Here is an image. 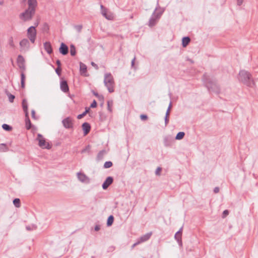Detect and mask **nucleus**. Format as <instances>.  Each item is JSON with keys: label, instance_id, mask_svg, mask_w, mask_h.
Returning a JSON list of instances; mask_svg holds the SVG:
<instances>
[{"label": "nucleus", "instance_id": "58", "mask_svg": "<svg viewBox=\"0 0 258 258\" xmlns=\"http://www.w3.org/2000/svg\"><path fill=\"white\" fill-rule=\"evenodd\" d=\"M97 98H98V99H99V100H102V101H103V100H104V97H103V95H99V97H98Z\"/></svg>", "mask_w": 258, "mask_h": 258}, {"label": "nucleus", "instance_id": "53", "mask_svg": "<svg viewBox=\"0 0 258 258\" xmlns=\"http://www.w3.org/2000/svg\"><path fill=\"white\" fill-rule=\"evenodd\" d=\"M100 229V226L99 225H96L94 227V230L96 231H98Z\"/></svg>", "mask_w": 258, "mask_h": 258}, {"label": "nucleus", "instance_id": "7", "mask_svg": "<svg viewBox=\"0 0 258 258\" xmlns=\"http://www.w3.org/2000/svg\"><path fill=\"white\" fill-rule=\"evenodd\" d=\"M63 126L67 129L73 128V119L71 117H67L62 120Z\"/></svg>", "mask_w": 258, "mask_h": 258}, {"label": "nucleus", "instance_id": "56", "mask_svg": "<svg viewBox=\"0 0 258 258\" xmlns=\"http://www.w3.org/2000/svg\"><path fill=\"white\" fill-rule=\"evenodd\" d=\"M219 191V188L218 187H215L214 189V192L215 193H218Z\"/></svg>", "mask_w": 258, "mask_h": 258}, {"label": "nucleus", "instance_id": "40", "mask_svg": "<svg viewBox=\"0 0 258 258\" xmlns=\"http://www.w3.org/2000/svg\"><path fill=\"white\" fill-rule=\"evenodd\" d=\"M49 30V26L47 23H44L43 25V30L44 31H47Z\"/></svg>", "mask_w": 258, "mask_h": 258}, {"label": "nucleus", "instance_id": "30", "mask_svg": "<svg viewBox=\"0 0 258 258\" xmlns=\"http://www.w3.org/2000/svg\"><path fill=\"white\" fill-rule=\"evenodd\" d=\"M80 72L82 74H84L87 72V66L82 62L80 64Z\"/></svg>", "mask_w": 258, "mask_h": 258}, {"label": "nucleus", "instance_id": "23", "mask_svg": "<svg viewBox=\"0 0 258 258\" xmlns=\"http://www.w3.org/2000/svg\"><path fill=\"white\" fill-rule=\"evenodd\" d=\"M174 238L176 240L179 245L180 246H182V235L177 232L174 235Z\"/></svg>", "mask_w": 258, "mask_h": 258}, {"label": "nucleus", "instance_id": "43", "mask_svg": "<svg viewBox=\"0 0 258 258\" xmlns=\"http://www.w3.org/2000/svg\"><path fill=\"white\" fill-rule=\"evenodd\" d=\"M55 72L58 76H60L61 72V68L57 67L55 69Z\"/></svg>", "mask_w": 258, "mask_h": 258}, {"label": "nucleus", "instance_id": "31", "mask_svg": "<svg viewBox=\"0 0 258 258\" xmlns=\"http://www.w3.org/2000/svg\"><path fill=\"white\" fill-rule=\"evenodd\" d=\"M70 53L72 56H75L76 54V47L74 44L70 45Z\"/></svg>", "mask_w": 258, "mask_h": 258}, {"label": "nucleus", "instance_id": "9", "mask_svg": "<svg viewBox=\"0 0 258 258\" xmlns=\"http://www.w3.org/2000/svg\"><path fill=\"white\" fill-rule=\"evenodd\" d=\"M113 182V178L112 176H108L102 185V188L104 190L107 189Z\"/></svg>", "mask_w": 258, "mask_h": 258}, {"label": "nucleus", "instance_id": "50", "mask_svg": "<svg viewBox=\"0 0 258 258\" xmlns=\"http://www.w3.org/2000/svg\"><path fill=\"white\" fill-rule=\"evenodd\" d=\"M34 228L35 229H36V227L35 226H27L26 228L27 230L28 231H30V230H32L33 229V228Z\"/></svg>", "mask_w": 258, "mask_h": 258}, {"label": "nucleus", "instance_id": "38", "mask_svg": "<svg viewBox=\"0 0 258 258\" xmlns=\"http://www.w3.org/2000/svg\"><path fill=\"white\" fill-rule=\"evenodd\" d=\"M74 27L78 32H80L82 29L83 26L81 25H75Z\"/></svg>", "mask_w": 258, "mask_h": 258}, {"label": "nucleus", "instance_id": "37", "mask_svg": "<svg viewBox=\"0 0 258 258\" xmlns=\"http://www.w3.org/2000/svg\"><path fill=\"white\" fill-rule=\"evenodd\" d=\"M112 104H113V101L112 100L107 101V108H108V110L110 112H111V111H112L111 106L112 105Z\"/></svg>", "mask_w": 258, "mask_h": 258}, {"label": "nucleus", "instance_id": "33", "mask_svg": "<svg viewBox=\"0 0 258 258\" xmlns=\"http://www.w3.org/2000/svg\"><path fill=\"white\" fill-rule=\"evenodd\" d=\"M8 150L9 149L5 144L2 143L0 144V152H7Z\"/></svg>", "mask_w": 258, "mask_h": 258}, {"label": "nucleus", "instance_id": "36", "mask_svg": "<svg viewBox=\"0 0 258 258\" xmlns=\"http://www.w3.org/2000/svg\"><path fill=\"white\" fill-rule=\"evenodd\" d=\"M113 165L112 162L111 161H106L104 163L103 167L104 168H109L112 167Z\"/></svg>", "mask_w": 258, "mask_h": 258}, {"label": "nucleus", "instance_id": "46", "mask_svg": "<svg viewBox=\"0 0 258 258\" xmlns=\"http://www.w3.org/2000/svg\"><path fill=\"white\" fill-rule=\"evenodd\" d=\"M86 114L83 112L82 114H79L77 116V118L80 119L84 117Z\"/></svg>", "mask_w": 258, "mask_h": 258}, {"label": "nucleus", "instance_id": "62", "mask_svg": "<svg viewBox=\"0 0 258 258\" xmlns=\"http://www.w3.org/2000/svg\"><path fill=\"white\" fill-rule=\"evenodd\" d=\"M93 94H94L95 96H96L97 97H99V94H98V93H97V92H95V91H93Z\"/></svg>", "mask_w": 258, "mask_h": 258}, {"label": "nucleus", "instance_id": "60", "mask_svg": "<svg viewBox=\"0 0 258 258\" xmlns=\"http://www.w3.org/2000/svg\"><path fill=\"white\" fill-rule=\"evenodd\" d=\"M182 229H183V227H181L179 230L177 231V232H178L179 233H180L181 235H182Z\"/></svg>", "mask_w": 258, "mask_h": 258}, {"label": "nucleus", "instance_id": "16", "mask_svg": "<svg viewBox=\"0 0 258 258\" xmlns=\"http://www.w3.org/2000/svg\"><path fill=\"white\" fill-rule=\"evenodd\" d=\"M78 177L79 179L82 182L86 183H89L90 182L89 178L84 173H78Z\"/></svg>", "mask_w": 258, "mask_h": 258}, {"label": "nucleus", "instance_id": "5", "mask_svg": "<svg viewBox=\"0 0 258 258\" xmlns=\"http://www.w3.org/2000/svg\"><path fill=\"white\" fill-rule=\"evenodd\" d=\"M37 140L38 141L39 146L41 148L47 149H50L51 148L52 146L49 143L46 142L45 139L40 134H38Z\"/></svg>", "mask_w": 258, "mask_h": 258}, {"label": "nucleus", "instance_id": "41", "mask_svg": "<svg viewBox=\"0 0 258 258\" xmlns=\"http://www.w3.org/2000/svg\"><path fill=\"white\" fill-rule=\"evenodd\" d=\"M97 103L95 100H94L90 105L91 108H95L97 107Z\"/></svg>", "mask_w": 258, "mask_h": 258}, {"label": "nucleus", "instance_id": "26", "mask_svg": "<svg viewBox=\"0 0 258 258\" xmlns=\"http://www.w3.org/2000/svg\"><path fill=\"white\" fill-rule=\"evenodd\" d=\"M190 41V38L188 37H183L182 39V45L183 47H185L189 43Z\"/></svg>", "mask_w": 258, "mask_h": 258}, {"label": "nucleus", "instance_id": "54", "mask_svg": "<svg viewBox=\"0 0 258 258\" xmlns=\"http://www.w3.org/2000/svg\"><path fill=\"white\" fill-rule=\"evenodd\" d=\"M243 2V0H237V5L239 6H241Z\"/></svg>", "mask_w": 258, "mask_h": 258}, {"label": "nucleus", "instance_id": "3", "mask_svg": "<svg viewBox=\"0 0 258 258\" xmlns=\"http://www.w3.org/2000/svg\"><path fill=\"white\" fill-rule=\"evenodd\" d=\"M104 84L109 93L114 91V81L113 77L110 73H107L104 75Z\"/></svg>", "mask_w": 258, "mask_h": 258}, {"label": "nucleus", "instance_id": "18", "mask_svg": "<svg viewBox=\"0 0 258 258\" xmlns=\"http://www.w3.org/2000/svg\"><path fill=\"white\" fill-rule=\"evenodd\" d=\"M28 9L35 10L37 6V0H28Z\"/></svg>", "mask_w": 258, "mask_h": 258}, {"label": "nucleus", "instance_id": "52", "mask_svg": "<svg viewBox=\"0 0 258 258\" xmlns=\"http://www.w3.org/2000/svg\"><path fill=\"white\" fill-rule=\"evenodd\" d=\"M56 64L57 65V67L58 68H61V61L59 59H57L56 61Z\"/></svg>", "mask_w": 258, "mask_h": 258}, {"label": "nucleus", "instance_id": "13", "mask_svg": "<svg viewBox=\"0 0 258 258\" xmlns=\"http://www.w3.org/2000/svg\"><path fill=\"white\" fill-rule=\"evenodd\" d=\"M59 52L63 55H67L69 53L68 46L65 43H61L59 48Z\"/></svg>", "mask_w": 258, "mask_h": 258}, {"label": "nucleus", "instance_id": "24", "mask_svg": "<svg viewBox=\"0 0 258 258\" xmlns=\"http://www.w3.org/2000/svg\"><path fill=\"white\" fill-rule=\"evenodd\" d=\"M106 154V151L105 150H102L98 153L97 157H96V160L97 161H100L102 160L104 158V155Z\"/></svg>", "mask_w": 258, "mask_h": 258}, {"label": "nucleus", "instance_id": "25", "mask_svg": "<svg viewBox=\"0 0 258 258\" xmlns=\"http://www.w3.org/2000/svg\"><path fill=\"white\" fill-rule=\"evenodd\" d=\"M25 124L27 130H30L32 127V123L29 117V114L25 116Z\"/></svg>", "mask_w": 258, "mask_h": 258}, {"label": "nucleus", "instance_id": "57", "mask_svg": "<svg viewBox=\"0 0 258 258\" xmlns=\"http://www.w3.org/2000/svg\"><path fill=\"white\" fill-rule=\"evenodd\" d=\"M90 110V108H88V107H86L85 108V111L84 112L86 114H87V113H88Z\"/></svg>", "mask_w": 258, "mask_h": 258}, {"label": "nucleus", "instance_id": "15", "mask_svg": "<svg viewBox=\"0 0 258 258\" xmlns=\"http://www.w3.org/2000/svg\"><path fill=\"white\" fill-rule=\"evenodd\" d=\"M82 127L83 131L84 136H86L90 132V124L88 122H85L82 124Z\"/></svg>", "mask_w": 258, "mask_h": 258}, {"label": "nucleus", "instance_id": "51", "mask_svg": "<svg viewBox=\"0 0 258 258\" xmlns=\"http://www.w3.org/2000/svg\"><path fill=\"white\" fill-rule=\"evenodd\" d=\"M91 65H92L93 67H94V68H95V69L96 70H98V69H99V67H98V65H97V64H96L95 62H93V61H92V62H91Z\"/></svg>", "mask_w": 258, "mask_h": 258}, {"label": "nucleus", "instance_id": "19", "mask_svg": "<svg viewBox=\"0 0 258 258\" xmlns=\"http://www.w3.org/2000/svg\"><path fill=\"white\" fill-rule=\"evenodd\" d=\"M173 140L171 137L166 136L164 138V145L165 147H170L172 146Z\"/></svg>", "mask_w": 258, "mask_h": 258}, {"label": "nucleus", "instance_id": "2", "mask_svg": "<svg viewBox=\"0 0 258 258\" xmlns=\"http://www.w3.org/2000/svg\"><path fill=\"white\" fill-rule=\"evenodd\" d=\"M238 79L239 82L242 83L249 87L253 88L255 86V82L252 78L251 74L245 70H241L239 71Z\"/></svg>", "mask_w": 258, "mask_h": 258}, {"label": "nucleus", "instance_id": "21", "mask_svg": "<svg viewBox=\"0 0 258 258\" xmlns=\"http://www.w3.org/2000/svg\"><path fill=\"white\" fill-rule=\"evenodd\" d=\"M22 108H23V111L25 113V116H27V114H28L29 112H28V103H27V101L26 99H23L22 102Z\"/></svg>", "mask_w": 258, "mask_h": 258}, {"label": "nucleus", "instance_id": "11", "mask_svg": "<svg viewBox=\"0 0 258 258\" xmlns=\"http://www.w3.org/2000/svg\"><path fill=\"white\" fill-rule=\"evenodd\" d=\"M60 88L61 90L64 93H67L69 91V87L68 82L65 80H61L60 82Z\"/></svg>", "mask_w": 258, "mask_h": 258}, {"label": "nucleus", "instance_id": "28", "mask_svg": "<svg viewBox=\"0 0 258 258\" xmlns=\"http://www.w3.org/2000/svg\"><path fill=\"white\" fill-rule=\"evenodd\" d=\"M25 75L23 72L21 74V85L22 88H24L25 86Z\"/></svg>", "mask_w": 258, "mask_h": 258}, {"label": "nucleus", "instance_id": "17", "mask_svg": "<svg viewBox=\"0 0 258 258\" xmlns=\"http://www.w3.org/2000/svg\"><path fill=\"white\" fill-rule=\"evenodd\" d=\"M43 45L44 49L49 54H50L53 52L52 46L50 42H44Z\"/></svg>", "mask_w": 258, "mask_h": 258}, {"label": "nucleus", "instance_id": "22", "mask_svg": "<svg viewBox=\"0 0 258 258\" xmlns=\"http://www.w3.org/2000/svg\"><path fill=\"white\" fill-rule=\"evenodd\" d=\"M158 20L155 15H152L149 21V26L151 27L155 26Z\"/></svg>", "mask_w": 258, "mask_h": 258}, {"label": "nucleus", "instance_id": "20", "mask_svg": "<svg viewBox=\"0 0 258 258\" xmlns=\"http://www.w3.org/2000/svg\"><path fill=\"white\" fill-rule=\"evenodd\" d=\"M151 235L152 232L147 233L146 234L140 237L138 240L140 242V243L146 241L150 239V238L151 236Z\"/></svg>", "mask_w": 258, "mask_h": 258}, {"label": "nucleus", "instance_id": "6", "mask_svg": "<svg viewBox=\"0 0 258 258\" xmlns=\"http://www.w3.org/2000/svg\"><path fill=\"white\" fill-rule=\"evenodd\" d=\"M36 34L37 32L35 27L32 26L28 28L27 30V36L32 43L35 42L36 38Z\"/></svg>", "mask_w": 258, "mask_h": 258}, {"label": "nucleus", "instance_id": "8", "mask_svg": "<svg viewBox=\"0 0 258 258\" xmlns=\"http://www.w3.org/2000/svg\"><path fill=\"white\" fill-rule=\"evenodd\" d=\"M101 12L102 15L107 19L111 20L113 18L112 14L109 12L108 10L102 5L100 6Z\"/></svg>", "mask_w": 258, "mask_h": 258}, {"label": "nucleus", "instance_id": "44", "mask_svg": "<svg viewBox=\"0 0 258 258\" xmlns=\"http://www.w3.org/2000/svg\"><path fill=\"white\" fill-rule=\"evenodd\" d=\"M140 118L142 120H146L148 119V116L146 114H141L140 115Z\"/></svg>", "mask_w": 258, "mask_h": 258}, {"label": "nucleus", "instance_id": "47", "mask_svg": "<svg viewBox=\"0 0 258 258\" xmlns=\"http://www.w3.org/2000/svg\"><path fill=\"white\" fill-rule=\"evenodd\" d=\"M32 117L34 119H37V117L35 116V111L34 110H32L31 111Z\"/></svg>", "mask_w": 258, "mask_h": 258}, {"label": "nucleus", "instance_id": "1", "mask_svg": "<svg viewBox=\"0 0 258 258\" xmlns=\"http://www.w3.org/2000/svg\"><path fill=\"white\" fill-rule=\"evenodd\" d=\"M202 80L210 93H220V88L216 79L211 78L207 73H205L202 77Z\"/></svg>", "mask_w": 258, "mask_h": 258}, {"label": "nucleus", "instance_id": "34", "mask_svg": "<svg viewBox=\"0 0 258 258\" xmlns=\"http://www.w3.org/2000/svg\"><path fill=\"white\" fill-rule=\"evenodd\" d=\"M13 204L17 208H19L21 206L20 200L18 198H16L13 200Z\"/></svg>", "mask_w": 258, "mask_h": 258}, {"label": "nucleus", "instance_id": "59", "mask_svg": "<svg viewBox=\"0 0 258 258\" xmlns=\"http://www.w3.org/2000/svg\"><path fill=\"white\" fill-rule=\"evenodd\" d=\"M170 112V110H169V109H167L166 112L165 116H169Z\"/></svg>", "mask_w": 258, "mask_h": 258}, {"label": "nucleus", "instance_id": "29", "mask_svg": "<svg viewBox=\"0 0 258 258\" xmlns=\"http://www.w3.org/2000/svg\"><path fill=\"white\" fill-rule=\"evenodd\" d=\"M184 136L185 133L183 132H178L175 137V139L177 140H180L184 138Z\"/></svg>", "mask_w": 258, "mask_h": 258}, {"label": "nucleus", "instance_id": "35", "mask_svg": "<svg viewBox=\"0 0 258 258\" xmlns=\"http://www.w3.org/2000/svg\"><path fill=\"white\" fill-rule=\"evenodd\" d=\"M3 128L6 131H11L12 130V127L9 124L4 123L2 125Z\"/></svg>", "mask_w": 258, "mask_h": 258}, {"label": "nucleus", "instance_id": "61", "mask_svg": "<svg viewBox=\"0 0 258 258\" xmlns=\"http://www.w3.org/2000/svg\"><path fill=\"white\" fill-rule=\"evenodd\" d=\"M136 57H135L132 60V66L134 67L135 64V60Z\"/></svg>", "mask_w": 258, "mask_h": 258}, {"label": "nucleus", "instance_id": "14", "mask_svg": "<svg viewBox=\"0 0 258 258\" xmlns=\"http://www.w3.org/2000/svg\"><path fill=\"white\" fill-rule=\"evenodd\" d=\"M17 63L19 67L22 70H25V59L21 55H19L17 58Z\"/></svg>", "mask_w": 258, "mask_h": 258}, {"label": "nucleus", "instance_id": "12", "mask_svg": "<svg viewBox=\"0 0 258 258\" xmlns=\"http://www.w3.org/2000/svg\"><path fill=\"white\" fill-rule=\"evenodd\" d=\"M164 10L159 6L158 3H157V7L155 9V11L153 13V15H155L156 18L159 19L163 13Z\"/></svg>", "mask_w": 258, "mask_h": 258}, {"label": "nucleus", "instance_id": "42", "mask_svg": "<svg viewBox=\"0 0 258 258\" xmlns=\"http://www.w3.org/2000/svg\"><path fill=\"white\" fill-rule=\"evenodd\" d=\"M90 149V145H88L87 146H86L85 147V148H84V149H83L82 151H81V153H84L88 151H89V150Z\"/></svg>", "mask_w": 258, "mask_h": 258}, {"label": "nucleus", "instance_id": "55", "mask_svg": "<svg viewBox=\"0 0 258 258\" xmlns=\"http://www.w3.org/2000/svg\"><path fill=\"white\" fill-rule=\"evenodd\" d=\"M140 244V242L138 240L136 242H135L132 246V248H134L136 246H137V245Z\"/></svg>", "mask_w": 258, "mask_h": 258}, {"label": "nucleus", "instance_id": "32", "mask_svg": "<svg viewBox=\"0 0 258 258\" xmlns=\"http://www.w3.org/2000/svg\"><path fill=\"white\" fill-rule=\"evenodd\" d=\"M6 93L9 97V100L10 102L12 103L14 102L15 96L14 95L10 94L7 90L6 91Z\"/></svg>", "mask_w": 258, "mask_h": 258}, {"label": "nucleus", "instance_id": "27", "mask_svg": "<svg viewBox=\"0 0 258 258\" xmlns=\"http://www.w3.org/2000/svg\"><path fill=\"white\" fill-rule=\"evenodd\" d=\"M113 221H114V217L113 215H110L108 218H107V226L108 227H109V226H111L113 223Z\"/></svg>", "mask_w": 258, "mask_h": 258}, {"label": "nucleus", "instance_id": "45", "mask_svg": "<svg viewBox=\"0 0 258 258\" xmlns=\"http://www.w3.org/2000/svg\"><path fill=\"white\" fill-rule=\"evenodd\" d=\"M229 214V211L228 210H225L223 212L222 217L225 218Z\"/></svg>", "mask_w": 258, "mask_h": 258}, {"label": "nucleus", "instance_id": "49", "mask_svg": "<svg viewBox=\"0 0 258 258\" xmlns=\"http://www.w3.org/2000/svg\"><path fill=\"white\" fill-rule=\"evenodd\" d=\"M164 120H165V125L166 126L169 121V116H165Z\"/></svg>", "mask_w": 258, "mask_h": 258}, {"label": "nucleus", "instance_id": "4", "mask_svg": "<svg viewBox=\"0 0 258 258\" xmlns=\"http://www.w3.org/2000/svg\"><path fill=\"white\" fill-rule=\"evenodd\" d=\"M35 10L27 8L19 15V19L23 22L30 21L35 15Z\"/></svg>", "mask_w": 258, "mask_h": 258}, {"label": "nucleus", "instance_id": "39", "mask_svg": "<svg viewBox=\"0 0 258 258\" xmlns=\"http://www.w3.org/2000/svg\"><path fill=\"white\" fill-rule=\"evenodd\" d=\"M162 170V168L160 167H158L156 171H155V174L156 175H160V172Z\"/></svg>", "mask_w": 258, "mask_h": 258}, {"label": "nucleus", "instance_id": "48", "mask_svg": "<svg viewBox=\"0 0 258 258\" xmlns=\"http://www.w3.org/2000/svg\"><path fill=\"white\" fill-rule=\"evenodd\" d=\"M9 44L11 47H14V44L13 40L12 37H11L9 40Z\"/></svg>", "mask_w": 258, "mask_h": 258}, {"label": "nucleus", "instance_id": "64", "mask_svg": "<svg viewBox=\"0 0 258 258\" xmlns=\"http://www.w3.org/2000/svg\"><path fill=\"white\" fill-rule=\"evenodd\" d=\"M38 24H39V22H35L34 23V25L35 26H34L35 27V28H36L37 26H38Z\"/></svg>", "mask_w": 258, "mask_h": 258}, {"label": "nucleus", "instance_id": "10", "mask_svg": "<svg viewBox=\"0 0 258 258\" xmlns=\"http://www.w3.org/2000/svg\"><path fill=\"white\" fill-rule=\"evenodd\" d=\"M20 45L22 50H28L30 47V43L27 39L24 38L20 42Z\"/></svg>", "mask_w": 258, "mask_h": 258}, {"label": "nucleus", "instance_id": "63", "mask_svg": "<svg viewBox=\"0 0 258 258\" xmlns=\"http://www.w3.org/2000/svg\"><path fill=\"white\" fill-rule=\"evenodd\" d=\"M171 107H172V103H171V102H170L167 109H169V110H170Z\"/></svg>", "mask_w": 258, "mask_h": 258}]
</instances>
